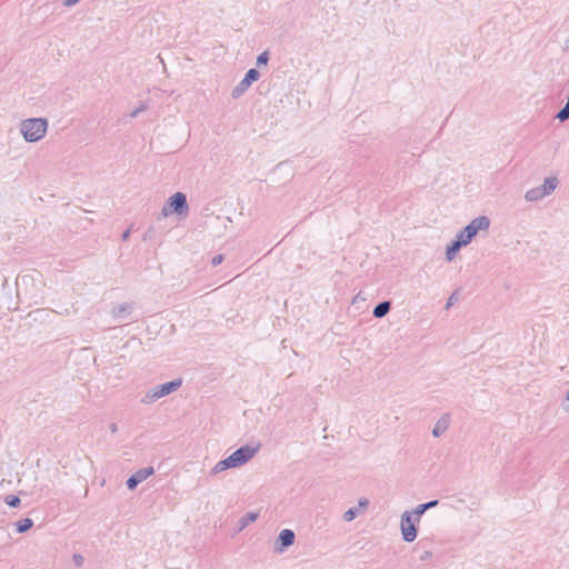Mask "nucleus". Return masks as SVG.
<instances>
[{
	"mask_svg": "<svg viewBox=\"0 0 569 569\" xmlns=\"http://www.w3.org/2000/svg\"><path fill=\"white\" fill-rule=\"evenodd\" d=\"M48 120L46 118H29L21 122L20 131L27 142H38L47 133Z\"/></svg>",
	"mask_w": 569,
	"mask_h": 569,
	"instance_id": "1",
	"label": "nucleus"
},
{
	"mask_svg": "<svg viewBox=\"0 0 569 569\" xmlns=\"http://www.w3.org/2000/svg\"><path fill=\"white\" fill-rule=\"evenodd\" d=\"M188 212L189 204L187 196L183 192L177 191L167 199L158 219H160L161 217L166 218L173 213H176L178 217L186 218L188 216Z\"/></svg>",
	"mask_w": 569,
	"mask_h": 569,
	"instance_id": "2",
	"label": "nucleus"
},
{
	"mask_svg": "<svg viewBox=\"0 0 569 569\" xmlns=\"http://www.w3.org/2000/svg\"><path fill=\"white\" fill-rule=\"evenodd\" d=\"M182 385V379H173L171 381L161 383L150 389L144 397L141 399L142 403H152L158 399L166 397L174 391H177Z\"/></svg>",
	"mask_w": 569,
	"mask_h": 569,
	"instance_id": "3",
	"label": "nucleus"
},
{
	"mask_svg": "<svg viewBox=\"0 0 569 569\" xmlns=\"http://www.w3.org/2000/svg\"><path fill=\"white\" fill-rule=\"evenodd\" d=\"M420 520H416V516L412 511H405L401 515L400 530L402 540L406 542H412L418 536V527Z\"/></svg>",
	"mask_w": 569,
	"mask_h": 569,
	"instance_id": "4",
	"label": "nucleus"
},
{
	"mask_svg": "<svg viewBox=\"0 0 569 569\" xmlns=\"http://www.w3.org/2000/svg\"><path fill=\"white\" fill-rule=\"evenodd\" d=\"M260 78V71L256 68L249 69L242 80L232 89L231 97L233 99H239L242 97L246 91L250 88V86L258 81Z\"/></svg>",
	"mask_w": 569,
	"mask_h": 569,
	"instance_id": "5",
	"label": "nucleus"
},
{
	"mask_svg": "<svg viewBox=\"0 0 569 569\" xmlns=\"http://www.w3.org/2000/svg\"><path fill=\"white\" fill-rule=\"evenodd\" d=\"M259 448H260V445L241 446L230 455V458L237 468L241 467L254 457V455L258 452Z\"/></svg>",
	"mask_w": 569,
	"mask_h": 569,
	"instance_id": "6",
	"label": "nucleus"
},
{
	"mask_svg": "<svg viewBox=\"0 0 569 569\" xmlns=\"http://www.w3.org/2000/svg\"><path fill=\"white\" fill-rule=\"evenodd\" d=\"M295 540L296 535L293 530L282 529L274 541L273 550L278 553H282L295 543Z\"/></svg>",
	"mask_w": 569,
	"mask_h": 569,
	"instance_id": "7",
	"label": "nucleus"
},
{
	"mask_svg": "<svg viewBox=\"0 0 569 569\" xmlns=\"http://www.w3.org/2000/svg\"><path fill=\"white\" fill-rule=\"evenodd\" d=\"M154 473L153 467H144L132 473L126 481L128 490H134L139 483Z\"/></svg>",
	"mask_w": 569,
	"mask_h": 569,
	"instance_id": "8",
	"label": "nucleus"
},
{
	"mask_svg": "<svg viewBox=\"0 0 569 569\" xmlns=\"http://www.w3.org/2000/svg\"><path fill=\"white\" fill-rule=\"evenodd\" d=\"M489 226L490 220L486 216L477 217L472 219L469 224H467V227L471 229V231H473L476 234H478V232L481 230H487Z\"/></svg>",
	"mask_w": 569,
	"mask_h": 569,
	"instance_id": "9",
	"label": "nucleus"
},
{
	"mask_svg": "<svg viewBox=\"0 0 569 569\" xmlns=\"http://www.w3.org/2000/svg\"><path fill=\"white\" fill-rule=\"evenodd\" d=\"M450 416L445 413L433 426L432 436L438 438L446 432L449 427Z\"/></svg>",
	"mask_w": 569,
	"mask_h": 569,
	"instance_id": "10",
	"label": "nucleus"
},
{
	"mask_svg": "<svg viewBox=\"0 0 569 569\" xmlns=\"http://www.w3.org/2000/svg\"><path fill=\"white\" fill-rule=\"evenodd\" d=\"M391 306H392V303L390 300H383V301L379 302L378 305L375 306V308L372 310V316L375 318H383L391 310Z\"/></svg>",
	"mask_w": 569,
	"mask_h": 569,
	"instance_id": "11",
	"label": "nucleus"
},
{
	"mask_svg": "<svg viewBox=\"0 0 569 569\" xmlns=\"http://www.w3.org/2000/svg\"><path fill=\"white\" fill-rule=\"evenodd\" d=\"M462 247L465 246L455 237V239L446 247V259L448 261H452Z\"/></svg>",
	"mask_w": 569,
	"mask_h": 569,
	"instance_id": "12",
	"label": "nucleus"
},
{
	"mask_svg": "<svg viewBox=\"0 0 569 569\" xmlns=\"http://www.w3.org/2000/svg\"><path fill=\"white\" fill-rule=\"evenodd\" d=\"M231 468H237V467L234 466L230 456H228L227 458L221 459L219 462H217L216 466L211 469L210 473L212 476H214V475H218V473L226 471L228 469H231Z\"/></svg>",
	"mask_w": 569,
	"mask_h": 569,
	"instance_id": "13",
	"label": "nucleus"
},
{
	"mask_svg": "<svg viewBox=\"0 0 569 569\" xmlns=\"http://www.w3.org/2000/svg\"><path fill=\"white\" fill-rule=\"evenodd\" d=\"M439 505V500L438 499H433V500H430L428 502H425V503H420L413 510L412 512L415 513L416 516V520H420V518L422 517V515L428 511L429 509L431 508H435Z\"/></svg>",
	"mask_w": 569,
	"mask_h": 569,
	"instance_id": "14",
	"label": "nucleus"
},
{
	"mask_svg": "<svg viewBox=\"0 0 569 569\" xmlns=\"http://www.w3.org/2000/svg\"><path fill=\"white\" fill-rule=\"evenodd\" d=\"M476 236L477 234L466 226L456 234V238L461 244L467 246L476 238Z\"/></svg>",
	"mask_w": 569,
	"mask_h": 569,
	"instance_id": "15",
	"label": "nucleus"
},
{
	"mask_svg": "<svg viewBox=\"0 0 569 569\" xmlns=\"http://www.w3.org/2000/svg\"><path fill=\"white\" fill-rule=\"evenodd\" d=\"M259 517V513L256 511L246 512L238 521L239 531L247 528L250 523L254 522Z\"/></svg>",
	"mask_w": 569,
	"mask_h": 569,
	"instance_id": "16",
	"label": "nucleus"
},
{
	"mask_svg": "<svg viewBox=\"0 0 569 569\" xmlns=\"http://www.w3.org/2000/svg\"><path fill=\"white\" fill-rule=\"evenodd\" d=\"M558 183H559V181L556 177H548L543 180V183L539 187L541 188L542 192L547 197L556 190Z\"/></svg>",
	"mask_w": 569,
	"mask_h": 569,
	"instance_id": "17",
	"label": "nucleus"
},
{
	"mask_svg": "<svg viewBox=\"0 0 569 569\" xmlns=\"http://www.w3.org/2000/svg\"><path fill=\"white\" fill-rule=\"evenodd\" d=\"M132 311V306L130 303H120L112 308V316L114 318H124L126 315H130Z\"/></svg>",
	"mask_w": 569,
	"mask_h": 569,
	"instance_id": "18",
	"label": "nucleus"
},
{
	"mask_svg": "<svg viewBox=\"0 0 569 569\" xmlns=\"http://www.w3.org/2000/svg\"><path fill=\"white\" fill-rule=\"evenodd\" d=\"M545 197L546 194L542 192L540 187L531 188L525 194V199L530 202L539 201Z\"/></svg>",
	"mask_w": 569,
	"mask_h": 569,
	"instance_id": "19",
	"label": "nucleus"
},
{
	"mask_svg": "<svg viewBox=\"0 0 569 569\" xmlns=\"http://www.w3.org/2000/svg\"><path fill=\"white\" fill-rule=\"evenodd\" d=\"M16 530L19 533H24L33 527V520L31 518H22L16 523Z\"/></svg>",
	"mask_w": 569,
	"mask_h": 569,
	"instance_id": "20",
	"label": "nucleus"
},
{
	"mask_svg": "<svg viewBox=\"0 0 569 569\" xmlns=\"http://www.w3.org/2000/svg\"><path fill=\"white\" fill-rule=\"evenodd\" d=\"M555 118L560 122H565L569 119V101H566L565 106L556 113Z\"/></svg>",
	"mask_w": 569,
	"mask_h": 569,
	"instance_id": "21",
	"label": "nucleus"
},
{
	"mask_svg": "<svg viewBox=\"0 0 569 569\" xmlns=\"http://www.w3.org/2000/svg\"><path fill=\"white\" fill-rule=\"evenodd\" d=\"M361 512L359 511V508L351 507L347 511H345L342 518L345 521L350 522L353 519H356Z\"/></svg>",
	"mask_w": 569,
	"mask_h": 569,
	"instance_id": "22",
	"label": "nucleus"
},
{
	"mask_svg": "<svg viewBox=\"0 0 569 569\" xmlns=\"http://www.w3.org/2000/svg\"><path fill=\"white\" fill-rule=\"evenodd\" d=\"M270 60V54L268 50L262 51L258 57L256 64L257 67L267 66Z\"/></svg>",
	"mask_w": 569,
	"mask_h": 569,
	"instance_id": "23",
	"label": "nucleus"
},
{
	"mask_svg": "<svg viewBox=\"0 0 569 569\" xmlns=\"http://www.w3.org/2000/svg\"><path fill=\"white\" fill-rule=\"evenodd\" d=\"M4 502L11 507V508H17L20 506L21 503V500L18 496L16 495H8L6 498H4Z\"/></svg>",
	"mask_w": 569,
	"mask_h": 569,
	"instance_id": "24",
	"label": "nucleus"
},
{
	"mask_svg": "<svg viewBox=\"0 0 569 569\" xmlns=\"http://www.w3.org/2000/svg\"><path fill=\"white\" fill-rule=\"evenodd\" d=\"M459 299V289L455 290L447 300L446 309H449Z\"/></svg>",
	"mask_w": 569,
	"mask_h": 569,
	"instance_id": "25",
	"label": "nucleus"
},
{
	"mask_svg": "<svg viewBox=\"0 0 569 569\" xmlns=\"http://www.w3.org/2000/svg\"><path fill=\"white\" fill-rule=\"evenodd\" d=\"M154 236V228L151 226L148 228V230L143 233L142 239L143 241L151 240Z\"/></svg>",
	"mask_w": 569,
	"mask_h": 569,
	"instance_id": "26",
	"label": "nucleus"
},
{
	"mask_svg": "<svg viewBox=\"0 0 569 569\" xmlns=\"http://www.w3.org/2000/svg\"><path fill=\"white\" fill-rule=\"evenodd\" d=\"M369 506V500L367 498H360L358 500V506L356 508H359V511L362 512L367 507Z\"/></svg>",
	"mask_w": 569,
	"mask_h": 569,
	"instance_id": "27",
	"label": "nucleus"
},
{
	"mask_svg": "<svg viewBox=\"0 0 569 569\" xmlns=\"http://www.w3.org/2000/svg\"><path fill=\"white\" fill-rule=\"evenodd\" d=\"M224 260V256L223 254H216L212 259H211V264L213 267H217L219 266L222 261Z\"/></svg>",
	"mask_w": 569,
	"mask_h": 569,
	"instance_id": "28",
	"label": "nucleus"
},
{
	"mask_svg": "<svg viewBox=\"0 0 569 569\" xmlns=\"http://www.w3.org/2000/svg\"><path fill=\"white\" fill-rule=\"evenodd\" d=\"M431 558H432V552H431V551H429V550H425V551L420 555V557H419V559H420L421 561H428V560H430Z\"/></svg>",
	"mask_w": 569,
	"mask_h": 569,
	"instance_id": "29",
	"label": "nucleus"
},
{
	"mask_svg": "<svg viewBox=\"0 0 569 569\" xmlns=\"http://www.w3.org/2000/svg\"><path fill=\"white\" fill-rule=\"evenodd\" d=\"M146 109V106L144 104H141L140 107H138L137 109H134L131 113H130V117L131 118H136L141 111H143Z\"/></svg>",
	"mask_w": 569,
	"mask_h": 569,
	"instance_id": "30",
	"label": "nucleus"
},
{
	"mask_svg": "<svg viewBox=\"0 0 569 569\" xmlns=\"http://www.w3.org/2000/svg\"><path fill=\"white\" fill-rule=\"evenodd\" d=\"M83 557L79 553L73 555V561L77 566H81L83 563Z\"/></svg>",
	"mask_w": 569,
	"mask_h": 569,
	"instance_id": "31",
	"label": "nucleus"
},
{
	"mask_svg": "<svg viewBox=\"0 0 569 569\" xmlns=\"http://www.w3.org/2000/svg\"><path fill=\"white\" fill-rule=\"evenodd\" d=\"M81 0H63V6L64 7H73L76 6L78 2H80Z\"/></svg>",
	"mask_w": 569,
	"mask_h": 569,
	"instance_id": "32",
	"label": "nucleus"
},
{
	"mask_svg": "<svg viewBox=\"0 0 569 569\" xmlns=\"http://www.w3.org/2000/svg\"><path fill=\"white\" fill-rule=\"evenodd\" d=\"M130 233H131V229L130 228L127 229L126 231H123L122 234H121L122 240L127 241L129 239V237H130Z\"/></svg>",
	"mask_w": 569,
	"mask_h": 569,
	"instance_id": "33",
	"label": "nucleus"
},
{
	"mask_svg": "<svg viewBox=\"0 0 569 569\" xmlns=\"http://www.w3.org/2000/svg\"><path fill=\"white\" fill-rule=\"evenodd\" d=\"M109 430L112 432V433H116L118 431V425L116 422H111L109 425Z\"/></svg>",
	"mask_w": 569,
	"mask_h": 569,
	"instance_id": "34",
	"label": "nucleus"
},
{
	"mask_svg": "<svg viewBox=\"0 0 569 569\" xmlns=\"http://www.w3.org/2000/svg\"><path fill=\"white\" fill-rule=\"evenodd\" d=\"M563 50L569 51V34H568V38L565 40Z\"/></svg>",
	"mask_w": 569,
	"mask_h": 569,
	"instance_id": "35",
	"label": "nucleus"
},
{
	"mask_svg": "<svg viewBox=\"0 0 569 569\" xmlns=\"http://www.w3.org/2000/svg\"><path fill=\"white\" fill-rule=\"evenodd\" d=\"M566 400H567V401H569V390L567 391ZM566 410L569 412V405H568V407L566 408Z\"/></svg>",
	"mask_w": 569,
	"mask_h": 569,
	"instance_id": "36",
	"label": "nucleus"
},
{
	"mask_svg": "<svg viewBox=\"0 0 569 569\" xmlns=\"http://www.w3.org/2000/svg\"><path fill=\"white\" fill-rule=\"evenodd\" d=\"M567 101H569V93H568V97H567Z\"/></svg>",
	"mask_w": 569,
	"mask_h": 569,
	"instance_id": "37",
	"label": "nucleus"
}]
</instances>
